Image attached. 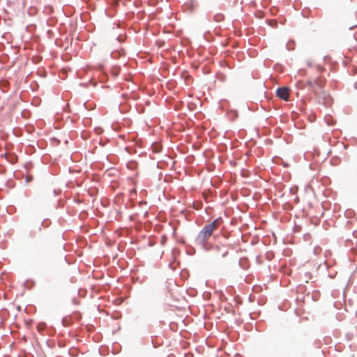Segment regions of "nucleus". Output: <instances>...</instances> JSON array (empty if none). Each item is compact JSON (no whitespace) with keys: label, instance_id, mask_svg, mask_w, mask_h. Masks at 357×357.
<instances>
[{"label":"nucleus","instance_id":"obj_2","mask_svg":"<svg viewBox=\"0 0 357 357\" xmlns=\"http://www.w3.org/2000/svg\"><path fill=\"white\" fill-rule=\"evenodd\" d=\"M306 85L314 95L318 96L324 94L323 88L325 85V79L321 76L310 77Z\"/></svg>","mask_w":357,"mask_h":357},{"label":"nucleus","instance_id":"obj_3","mask_svg":"<svg viewBox=\"0 0 357 357\" xmlns=\"http://www.w3.org/2000/svg\"><path fill=\"white\" fill-rule=\"evenodd\" d=\"M277 96L284 100H287L289 96V89L287 87H281L277 90Z\"/></svg>","mask_w":357,"mask_h":357},{"label":"nucleus","instance_id":"obj_4","mask_svg":"<svg viewBox=\"0 0 357 357\" xmlns=\"http://www.w3.org/2000/svg\"><path fill=\"white\" fill-rule=\"evenodd\" d=\"M227 254V251L225 252V253L223 254V256H225Z\"/></svg>","mask_w":357,"mask_h":357},{"label":"nucleus","instance_id":"obj_1","mask_svg":"<svg viewBox=\"0 0 357 357\" xmlns=\"http://www.w3.org/2000/svg\"><path fill=\"white\" fill-rule=\"evenodd\" d=\"M222 222V220L218 218L211 223L206 225L197 236V242L202 245H205L209 237L213 234V231L220 226Z\"/></svg>","mask_w":357,"mask_h":357}]
</instances>
